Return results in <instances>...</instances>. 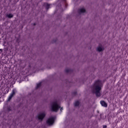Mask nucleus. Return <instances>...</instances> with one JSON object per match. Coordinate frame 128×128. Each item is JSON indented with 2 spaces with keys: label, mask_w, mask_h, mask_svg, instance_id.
<instances>
[{
  "label": "nucleus",
  "mask_w": 128,
  "mask_h": 128,
  "mask_svg": "<svg viewBox=\"0 0 128 128\" xmlns=\"http://www.w3.org/2000/svg\"><path fill=\"white\" fill-rule=\"evenodd\" d=\"M41 84H42L41 83H39V84H37L36 88H40V86Z\"/></svg>",
  "instance_id": "10"
},
{
  "label": "nucleus",
  "mask_w": 128,
  "mask_h": 128,
  "mask_svg": "<svg viewBox=\"0 0 128 128\" xmlns=\"http://www.w3.org/2000/svg\"><path fill=\"white\" fill-rule=\"evenodd\" d=\"M54 118L51 117L48 119L46 121V124L48 126H52L54 124Z\"/></svg>",
  "instance_id": "3"
},
{
  "label": "nucleus",
  "mask_w": 128,
  "mask_h": 128,
  "mask_svg": "<svg viewBox=\"0 0 128 128\" xmlns=\"http://www.w3.org/2000/svg\"><path fill=\"white\" fill-rule=\"evenodd\" d=\"M100 103V104L102 106H104V108H106V106H108L106 103L104 101H101Z\"/></svg>",
  "instance_id": "7"
},
{
  "label": "nucleus",
  "mask_w": 128,
  "mask_h": 128,
  "mask_svg": "<svg viewBox=\"0 0 128 128\" xmlns=\"http://www.w3.org/2000/svg\"><path fill=\"white\" fill-rule=\"evenodd\" d=\"M46 8H50V5L49 4H46Z\"/></svg>",
  "instance_id": "12"
},
{
  "label": "nucleus",
  "mask_w": 128,
  "mask_h": 128,
  "mask_svg": "<svg viewBox=\"0 0 128 128\" xmlns=\"http://www.w3.org/2000/svg\"><path fill=\"white\" fill-rule=\"evenodd\" d=\"M98 52H102L104 50V46H99L97 48H96Z\"/></svg>",
  "instance_id": "6"
},
{
  "label": "nucleus",
  "mask_w": 128,
  "mask_h": 128,
  "mask_svg": "<svg viewBox=\"0 0 128 128\" xmlns=\"http://www.w3.org/2000/svg\"><path fill=\"white\" fill-rule=\"evenodd\" d=\"M79 12L80 14H84V12H86V10L84 8H82L80 9Z\"/></svg>",
  "instance_id": "8"
},
{
  "label": "nucleus",
  "mask_w": 128,
  "mask_h": 128,
  "mask_svg": "<svg viewBox=\"0 0 128 128\" xmlns=\"http://www.w3.org/2000/svg\"><path fill=\"white\" fill-rule=\"evenodd\" d=\"M62 108L60 109V110L62 111Z\"/></svg>",
  "instance_id": "14"
},
{
  "label": "nucleus",
  "mask_w": 128,
  "mask_h": 128,
  "mask_svg": "<svg viewBox=\"0 0 128 128\" xmlns=\"http://www.w3.org/2000/svg\"><path fill=\"white\" fill-rule=\"evenodd\" d=\"M46 116V113L44 112H41L40 113L38 116V120H42Z\"/></svg>",
  "instance_id": "4"
},
{
  "label": "nucleus",
  "mask_w": 128,
  "mask_h": 128,
  "mask_svg": "<svg viewBox=\"0 0 128 128\" xmlns=\"http://www.w3.org/2000/svg\"><path fill=\"white\" fill-rule=\"evenodd\" d=\"M102 82L100 80L96 81L93 86L92 90L94 94H96L97 96H100V90H102Z\"/></svg>",
  "instance_id": "1"
},
{
  "label": "nucleus",
  "mask_w": 128,
  "mask_h": 128,
  "mask_svg": "<svg viewBox=\"0 0 128 128\" xmlns=\"http://www.w3.org/2000/svg\"><path fill=\"white\" fill-rule=\"evenodd\" d=\"M16 90L14 89L12 91V94H10V96H9L8 98V100H12V96H14V94H16Z\"/></svg>",
  "instance_id": "5"
},
{
  "label": "nucleus",
  "mask_w": 128,
  "mask_h": 128,
  "mask_svg": "<svg viewBox=\"0 0 128 128\" xmlns=\"http://www.w3.org/2000/svg\"><path fill=\"white\" fill-rule=\"evenodd\" d=\"M60 108V106L56 101H54L51 103L50 108L52 112H58Z\"/></svg>",
  "instance_id": "2"
},
{
  "label": "nucleus",
  "mask_w": 128,
  "mask_h": 128,
  "mask_svg": "<svg viewBox=\"0 0 128 128\" xmlns=\"http://www.w3.org/2000/svg\"><path fill=\"white\" fill-rule=\"evenodd\" d=\"M7 16H8V18H12V14H8L7 15Z\"/></svg>",
  "instance_id": "11"
},
{
  "label": "nucleus",
  "mask_w": 128,
  "mask_h": 128,
  "mask_svg": "<svg viewBox=\"0 0 128 128\" xmlns=\"http://www.w3.org/2000/svg\"><path fill=\"white\" fill-rule=\"evenodd\" d=\"M80 104V102L78 101H76L74 103L75 106H78Z\"/></svg>",
  "instance_id": "9"
},
{
  "label": "nucleus",
  "mask_w": 128,
  "mask_h": 128,
  "mask_svg": "<svg viewBox=\"0 0 128 128\" xmlns=\"http://www.w3.org/2000/svg\"><path fill=\"white\" fill-rule=\"evenodd\" d=\"M0 52H2V49H0Z\"/></svg>",
  "instance_id": "13"
}]
</instances>
